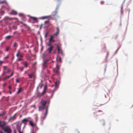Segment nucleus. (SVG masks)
Returning a JSON list of instances; mask_svg holds the SVG:
<instances>
[{
    "label": "nucleus",
    "instance_id": "36",
    "mask_svg": "<svg viewBox=\"0 0 133 133\" xmlns=\"http://www.w3.org/2000/svg\"><path fill=\"white\" fill-rule=\"evenodd\" d=\"M14 74V72H12L11 74L10 75V76H9L10 77H12L13 76V75Z\"/></svg>",
    "mask_w": 133,
    "mask_h": 133
},
{
    "label": "nucleus",
    "instance_id": "29",
    "mask_svg": "<svg viewBox=\"0 0 133 133\" xmlns=\"http://www.w3.org/2000/svg\"><path fill=\"white\" fill-rule=\"evenodd\" d=\"M59 65H57L56 67V70H59Z\"/></svg>",
    "mask_w": 133,
    "mask_h": 133
},
{
    "label": "nucleus",
    "instance_id": "28",
    "mask_svg": "<svg viewBox=\"0 0 133 133\" xmlns=\"http://www.w3.org/2000/svg\"><path fill=\"white\" fill-rule=\"evenodd\" d=\"M51 42H49L48 43V45L49 47L51 46H53L52 45V44L51 43Z\"/></svg>",
    "mask_w": 133,
    "mask_h": 133
},
{
    "label": "nucleus",
    "instance_id": "59",
    "mask_svg": "<svg viewBox=\"0 0 133 133\" xmlns=\"http://www.w3.org/2000/svg\"><path fill=\"white\" fill-rule=\"evenodd\" d=\"M117 37V36H116L115 37V38H116Z\"/></svg>",
    "mask_w": 133,
    "mask_h": 133
},
{
    "label": "nucleus",
    "instance_id": "49",
    "mask_svg": "<svg viewBox=\"0 0 133 133\" xmlns=\"http://www.w3.org/2000/svg\"><path fill=\"white\" fill-rule=\"evenodd\" d=\"M104 3V2L103 1H102L101 2V4H103Z\"/></svg>",
    "mask_w": 133,
    "mask_h": 133
},
{
    "label": "nucleus",
    "instance_id": "6",
    "mask_svg": "<svg viewBox=\"0 0 133 133\" xmlns=\"http://www.w3.org/2000/svg\"><path fill=\"white\" fill-rule=\"evenodd\" d=\"M6 124V122L3 121H0V127H1L2 128H4V126Z\"/></svg>",
    "mask_w": 133,
    "mask_h": 133
},
{
    "label": "nucleus",
    "instance_id": "13",
    "mask_svg": "<svg viewBox=\"0 0 133 133\" xmlns=\"http://www.w3.org/2000/svg\"><path fill=\"white\" fill-rule=\"evenodd\" d=\"M59 81H57L56 82H55V87L56 88H58V85L59 84Z\"/></svg>",
    "mask_w": 133,
    "mask_h": 133
},
{
    "label": "nucleus",
    "instance_id": "56",
    "mask_svg": "<svg viewBox=\"0 0 133 133\" xmlns=\"http://www.w3.org/2000/svg\"><path fill=\"white\" fill-rule=\"evenodd\" d=\"M19 133H23L22 132H21V131L19 132Z\"/></svg>",
    "mask_w": 133,
    "mask_h": 133
},
{
    "label": "nucleus",
    "instance_id": "3",
    "mask_svg": "<svg viewBox=\"0 0 133 133\" xmlns=\"http://www.w3.org/2000/svg\"><path fill=\"white\" fill-rule=\"evenodd\" d=\"M2 129L5 132L7 133H11V130L9 126H6L4 128H2Z\"/></svg>",
    "mask_w": 133,
    "mask_h": 133
},
{
    "label": "nucleus",
    "instance_id": "51",
    "mask_svg": "<svg viewBox=\"0 0 133 133\" xmlns=\"http://www.w3.org/2000/svg\"><path fill=\"white\" fill-rule=\"evenodd\" d=\"M19 16H22V15H23L22 14H19Z\"/></svg>",
    "mask_w": 133,
    "mask_h": 133
},
{
    "label": "nucleus",
    "instance_id": "63",
    "mask_svg": "<svg viewBox=\"0 0 133 133\" xmlns=\"http://www.w3.org/2000/svg\"><path fill=\"white\" fill-rule=\"evenodd\" d=\"M106 69L105 68V71Z\"/></svg>",
    "mask_w": 133,
    "mask_h": 133
},
{
    "label": "nucleus",
    "instance_id": "62",
    "mask_svg": "<svg viewBox=\"0 0 133 133\" xmlns=\"http://www.w3.org/2000/svg\"><path fill=\"white\" fill-rule=\"evenodd\" d=\"M105 124V123H103V125H104Z\"/></svg>",
    "mask_w": 133,
    "mask_h": 133
},
{
    "label": "nucleus",
    "instance_id": "58",
    "mask_svg": "<svg viewBox=\"0 0 133 133\" xmlns=\"http://www.w3.org/2000/svg\"><path fill=\"white\" fill-rule=\"evenodd\" d=\"M9 93L10 94H11V91H10L9 92Z\"/></svg>",
    "mask_w": 133,
    "mask_h": 133
},
{
    "label": "nucleus",
    "instance_id": "38",
    "mask_svg": "<svg viewBox=\"0 0 133 133\" xmlns=\"http://www.w3.org/2000/svg\"><path fill=\"white\" fill-rule=\"evenodd\" d=\"M3 62L2 61H0V65H1L3 63Z\"/></svg>",
    "mask_w": 133,
    "mask_h": 133
},
{
    "label": "nucleus",
    "instance_id": "15",
    "mask_svg": "<svg viewBox=\"0 0 133 133\" xmlns=\"http://www.w3.org/2000/svg\"><path fill=\"white\" fill-rule=\"evenodd\" d=\"M10 13L11 14L14 15H17V13L16 11H14V10H12L11 12Z\"/></svg>",
    "mask_w": 133,
    "mask_h": 133
},
{
    "label": "nucleus",
    "instance_id": "61",
    "mask_svg": "<svg viewBox=\"0 0 133 133\" xmlns=\"http://www.w3.org/2000/svg\"><path fill=\"white\" fill-rule=\"evenodd\" d=\"M34 80L36 78H35V77H34Z\"/></svg>",
    "mask_w": 133,
    "mask_h": 133
},
{
    "label": "nucleus",
    "instance_id": "19",
    "mask_svg": "<svg viewBox=\"0 0 133 133\" xmlns=\"http://www.w3.org/2000/svg\"><path fill=\"white\" fill-rule=\"evenodd\" d=\"M30 18L32 19L34 21H37V18L36 17H34L32 16H31L30 17Z\"/></svg>",
    "mask_w": 133,
    "mask_h": 133
},
{
    "label": "nucleus",
    "instance_id": "2",
    "mask_svg": "<svg viewBox=\"0 0 133 133\" xmlns=\"http://www.w3.org/2000/svg\"><path fill=\"white\" fill-rule=\"evenodd\" d=\"M47 88V86L46 85H45L44 87L43 91L41 93H38V96L39 97H40L41 96L44 95L46 93Z\"/></svg>",
    "mask_w": 133,
    "mask_h": 133
},
{
    "label": "nucleus",
    "instance_id": "25",
    "mask_svg": "<svg viewBox=\"0 0 133 133\" xmlns=\"http://www.w3.org/2000/svg\"><path fill=\"white\" fill-rule=\"evenodd\" d=\"M10 77L9 76H6L5 77H4L3 79V80L4 81L6 79H8V78H9Z\"/></svg>",
    "mask_w": 133,
    "mask_h": 133
},
{
    "label": "nucleus",
    "instance_id": "23",
    "mask_svg": "<svg viewBox=\"0 0 133 133\" xmlns=\"http://www.w3.org/2000/svg\"><path fill=\"white\" fill-rule=\"evenodd\" d=\"M11 37H12V36H6L5 38L6 39H10Z\"/></svg>",
    "mask_w": 133,
    "mask_h": 133
},
{
    "label": "nucleus",
    "instance_id": "31",
    "mask_svg": "<svg viewBox=\"0 0 133 133\" xmlns=\"http://www.w3.org/2000/svg\"><path fill=\"white\" fill-rule=\"evenodd\" d=\"M43 86V84L42 83H39V87H40V88L41 89Z\"/></svg>",
    "mask_w": 133,
    "mask_h": 133
},
{
    "label": "nucleus",
    "instance_id": "42",
    "mask_svg": "<svg viewBox=\"0 0 133 133\" xmlns=\"http://www.w3.org/2000/svg\"><path fill=\"white\" fill-rule=\"evenodd\" d=\"M51 42H52L53 43H54L55 42V40L53 39L51 40Z\"/></svg>",
    "mask_w": 133,
    "mask_h": 133
},
{
    "label": "nucleus",
    "instance_id": "53",
    "mask_svg": "<svg viewBox=\"0 0 133 133\" xmlns=\"http://www.w3.org/2000/svg\"><path fill=\"white\" fill-rule=\"evenodd\" d=\"M59 61L61 62V58L60 57H59Z\"/></svg>",
    "mask_w": 133,
    "mask_h": 133
},
{
    "label": "nucleus",
    "instance_id": "33",
    "mask_svg": "<svg viewBox=\"0 0 133 133\" xmlns=\"http://www.w3.org/2000/svg\"><path fill=\"white\" fill-rule=\"evenodd\" d=\"M5 0H4V1H2L0 2V3H4L6 2Z\"/></svg>",
    "mask_w": 133,
    "mask_h": 133
},
{
    "label": "nucleus",
    "instance_id": "11",
    "mask_svg": "<svg viewBox=\"0 0 133 133\" xmlns=\"http://www.w3.org/2000/svg\"><path fill=\"white\" fill-rule=\"evenodd\" d=\"M55 35L54 34L53 35L50 36V38L49 39V42H51L52 39H53L55 38Z\"/></svg>",
    "mask_w": 133,
    "mask_h": 133
},
{
    "label": "nucleus",
    "instance_id": "10",
    "mask_svg": "<svg viewBox=\"0 0 133 133\" xmlns=\"http://www.w3.org/2000/svg\"><path fill=\"white\" fill-rule=\"evenodd\" d=\"M57 31L54 34L55 35V36H57L59 32V30L58 27H57L56 28Z\"/></svg>",
    "mask_w": 133,
    "mask_h": 133
},
{
    "label": "nucleus",
    "instance_id": "39",
    "mask_svg": "<svg viewBox=\"0 0 133 133\" xmlns=\"http://www.w3.org/2000/svg\"><path fill=\"white\" fill-rule=\"evenodd\" d=\"M54 13H55V14H54L53 15V16H55V15H56L57 14V11H56L54 12Z\"/></svg>",
    "mask_w": 133,
    "mask_h": 133
},
{
    "label": "nucleus",
    "instance_id": "26",
    "mask_svg": "<svg viewBox=\"0 0 133 133\" xmlns=\"http://www.w3.org/2000/svg\"><path fill=\"white\" fill-rule=\"evenodd\" d=\"M48 112V109L47 108H46V111L45 113V114H44V115L45 116V117H46V116Z\"/></svg>",
    "mask_w": 133,
    "mask_h": 133
},
{
    "label": "nucleus",
    "instance_id": "27",
    "mask_svg": "<svg viewBox=\"0 0 133 133\" xmlns=\"http://www.w3.org/2000/svg\"><path fill=\"white\" fill-rule=\"evenodd\" d=\"M123 5H122L121 8V14H123Z\"/></svg>",
    "mask_w": 133,
    "mask_h": 133
},
{
    "label": "nucleus",
    "instance_id": "41",
    "mask_svg": "<svg viewBox=\"0 0 133 133\" xmlns=\"http://www.w3.org/2000/svg\"><path fill=\"white\" fill-rule=\"evenodd\" d=\"M49 22V21L48 20V21H45L44 22V24H46V23H48Z\"/></svg>",
    "mask_w": 133,
    "mask_h": 133
},
{
    "label": "nucleus",
    "instance_id": "55",
    "mask_svg": "<svg viewBox=\"0 0 133 133\" xmlns=\"http://www.w3.org/2000/svg\"><path fill=\"white\" fill-rule=\"evenodd\" d=\"M47 35V33H46V34H45V37H46V36Z\"/></svg>",
    "mask_w": 133,
    "mask_h": 133
},
{
    "label": "nucleus",
    "instance_id": "60",
    "mask_svg": "<svg viewBox=\"0 0 133 133\" xmlns=\"http://www.w3.org/2000/svg\"><path fill=\"white\" fill-rule=\"evenodd\" d=\"M98 111L99 112V111H102L101 110H99Z\"/></svg>",
    "mask_w": 133,
    "mask_h": 133
},
{
    "label": "nucleus",
    "instance_id": "17",
    "mask_svg": "<svg viewBox=\"0 0 133 133\" xmlns=\"http://www.w3.org/2000/svg\"><path fill=\"white\" fill-rule=\"evenodd\" d=\"M16 128L17 129V130L18 131V132H19L21 131L20 129H21V128L20 126H19V125L18 124H17L16 125Z\"/></svg>",
    "mask_w": 133,
    "mask_h": 133
},
{
    "label": "nucleus",
    "instance_id": "16",
    "mask_svg": "<svg viewBox=\"0 0 133 133\" xmlns=\"http://www.w3.org/2000/svg\"><path fill=\"white\" fill-rule=\"evenodd\" d=\"M54 71L57 75H59L60 72L59 70H56L55 69L54 70Z\"/></svg>",
    "mask_w": 133,
    "mask_h": 133
},
{
    "label": "nucleus",
    "instance_id": "34",
    "mask_svg": "<svg viewBox=\"0 0 133 133\" xmlns=\"http://www.w3.org/2000/svg\"><path fill=\"white\" fill-rule=\"evenodd\" d=\"M10 49V47L9 46H8L6 48V50H5L6 51H8V50H9Z\"/></svg>",
    "mask_w": 133,
    "mask_h": 133
},
{
    "label": "nucleus",
    "instance_id": "9",
    "mask_svg": "<svg viewBox=\"0 0 133 133\" xmlns=\"http://www.w3.org/2000/svg\"><path fill=\"white\" fill-rule=\"evenodd\" d=\"M54 46H51L48 48L47 50V51L49 52V54H50L51 52V51L53 48H54Z\"/></svg>",
    "mask_w": 133,
    "mask_h": 133
},
{
    "label": "nucleus",
    "instance_id": "14",
    "mask_svg": "<svg viewBox=\"0 0 133 133\" xmlns=\"http://www.w3.org/2000/svg\"><path fill=\"white\" fill-rule=\"evenodd\" d=\"M29 122L30 125L32 127L35 126V124L33 123L32 121H29Z\"/></svg>",
    "mask_w": 133,
    "mask_h": 133
},
{
    "label": "nucleus",
    "instance_id": "24",
    "mask_svg": "<svg viewBox=\"0 0 133 133\" xmlns=\"http://www.w3.org/2000/svg\"><path fill=\"white\" fill-rule=\"evenodd\" d=\"M24 65L26 67H28V64L27 63V62L25 61L24 62Z\"/></svg>",
    "mask_w": 133,
    "mask_h": 133
},
{
    "label": "nucleus",
    "instance_id": "1",
    "mask_svg": "<svg viewBox=\"0 0 133 133\" xmlns=\"http://www.w3.org/2000/svg\"><path fill=\"white\" fill-rule=\"evenodd\" d=\"M46 102V101H44L43 100H42L41 101V105L39 107V110H41L44 109Z\"/></svg>",
    "mask_w": 133,
    "mask_h": 133
},
{
    "label": "nucleus",
    "instance_id": "40",
    "mask_svg": "<svg viewBox=\"0 0 133 133\" xmlns=\"http://www.w3.org/2000/svg\"><path fill=\"white\" fill-rule=\"evenodd\" d=\"M49 59H46L44 61H45V62L47 63L48 62H49Z\"/></svg>",
    "mask_w": 133,
    "mask_h": 133
},
{
    "label": "nucleus",
    "instance_id": "52",
    "mask_svg": "<svg viewBox=\"0 0 133 133\" xmlns=\"http://www.w3.org/2000/svg\"><path fill=\"white\" fill-rule=\"evenodd\" d=\"M14 133H16V130L15 129L14 130Z\"/></svg>",
    "mask_w": 133,
    "mask_h": 133
},
{
    "label": "nucleus",
    "instance_id": "7",
    "mask_svg": "<svg viewBox=\"0 0 133 133\" xmlns=\"http://www.w3.org/2000/svg\"><path fill=\"white\" fill-rule=\"evenodd\" d=\"M28 75L29 78H31L32 77H35V78H36L35 74L34 72L31 73L30 74H29Z\"/></svg>",
    "mask_w": 133,
    "mask_h": 133
},
{
    "label": "nucleus",
    "instance_id": "30",
    "mask_svg": "<svg viewBox=\"0 0 133 133\" xmlns=\"http://www.w3.org/2000/svg\"><path fill=\"white\" fill-rule=\"evenodd\" d=\"M4 71H5V70L8 68V66H4L3 67Z\"/></svg>",
    "mask_w": 133,
    "mask_h": 133
},
{
    "label": "nucleus",
    "instance_id": "22",
    "mask_svg": "<svg viewBox=\"0 0 133 133\" xmlns=\"http://www.w3.org/2000/svg\"><path fill=\"white\" fill-rule=\"evenodd\" d=\"M22 90V88H19L18 89V91L17 92V94H18L19 93H20Z\"/></svg>",
    "mask_w": 133,
    "mask_h": 133
},
{
    "label": "nucleus",
    "instance_id": "12",
    "mask_svg": "<svg viewBox=\"0 0 133 133\" xmlns=\"http://www.w3.org/2000/svg\"><path fill=\"white\" fill-rule=\"evenodd\" d=\"M28 121V119H24L22 120V122L25 125L26 124L27 122Z\"/></svg>",
    "mask_w": 133,
    "mask_h": 133
},
{
    "label": "nucleus",
    "instance_id": "4",
    "mask_svg": "<svg viewBox=\"0 0 133 133\" xmlns=\"http://www.w3.org/2000/svg\"><path fill=\"white\" fill-rule=\"evenodd\" d=\"M24 55V54L22 53L20 50H18L16 54V56L17 57H23Z\"/></svg>",
    "mask_w": 133,
    "mask_h": 133
},
{
    "label": "nucleus",
    "instance_id": "54",
    "mask_svg": "<svg viewBox=\"0 0 133 133\" xmlns=\"http://www.w3.org/2000/svg\"><path fill=\"white\" fill-rule=\"evenodd\" d=\"M0 133H3L2 131H0Z\"/></svg>",
    "mask_w": 133,
    "mask_h": 133
},
{
    "label": "nucleus",
    "instance_id": "32",
    "mask_svg": "<svg viewBox=\"0 0 133 133\" xmlns=\"http://www.w3.org/2000/svg\"><path fill=\"white\" fill-rule=\"evenodd\" d=\"M5 113L3 112L2 113L0 114V116H3L5 115Z\"/></svg>",
    "mask_w": 133,
    "mask_h": 133
},
{
    "label": "nucleus",
    "instance_id": "46",
    "mask_svg": "<svg viewBox=\"0 0 133 133\" xmlns=\"http://www.w3.org/2000/svg\"><path fill=\"white\" fill-rule=\"evenodd\" d=\"M19 82V80L18 79H16V82Z\"/></svg>",
    "mask_w": 133,
    "mask_h": 133
},
{
    "label": "nucleus",
    "instance_id": "48",
    "mask_svg": "<svg viewBox=\"0 0 133 133\" xmlns=\"http://www.w3.org/2000/svg\"><path fill=\"white\" fill-rule=\"evenodd\" d=\"M20 69L21 70V71H23V67L21 68Z\"/></svg>",
    "mask_w": 133,
    "mask_h": 133
},
{
    "label": "nucleus",
    "instance_id": "57",
    "mask_svg": "<svg viewBox=\"0 0 133 133\" xmlns=\"http://www.w3.org/2000/svg\"><path fill=\"white\" fill-rule=\"evenodd\" d=\"M1 77L0 76V81H1Z\"/></svg>",
    "mask_w": 133,
    "mask_h": 133
},
{
    "label": "nucleus",
    "instance_id": "8",
    "mask_svg": "<svg viewBox=\"0 0 133 133\" xmlns=\"http://www.w3.org/2000/svg\"><path fill=\"white\" fill-rule=\"evenodd\" d=\"M16 114H15L13 116L10 117L9 118V121L11 120H14L15 119L16 117Z\"/></svg>",
    "mask_w": 133,
    "mask_h": 133
},
{
    "label": "nucleus",
    "instance_id": "21",
    "mask_svg": "<svg viewBox=\"0 0 133 133\" xmlns=\"http://www.w3.org/2000/svg\"><path fill=\"white\" fill-rule=\"evenodd\" d=\"M51 17L50 16H43L41 17V18L43 19H44L46 18H50Z\"/></svg>",
    "mask_w": 133,
    "mask_h": 133
},
{
    "label": "nucleus",
    "instance_id": "44",
    "mask_svg": "<svg viewBox=\"0 0 133 133\" xmlns=\"http://www.w3.org/2000/svg\"><path fill=\"white\" fill-rule=\"evenodd\" d=\"M8 71H7V72L8 73H9L10 72V69H8Z\"/></svg>",
    "mask_w": 133,
    "mask_h": 133
},
{
    "label": "nucleus",
    "instance_id": "50",
    "mask_svg": "<svg viewBox=\"0 0 133 133\" xmlns=\"http://www.w3.org/2000/svg\"><path fill=\"white\" fill-rule=\"evenodd\" d=\"M45 56H46L44 54H43V58H45Z\"/></svg>",
    "mask_w": 133,
    "mask_h": 133
},
{
    "label": "nucleus",
    "instance_id": "20",
    "mask_svg": "<svg viewBox=\"0 0 133 133\" xmlns=\"http://www.w3.org/2000/svg\"><path fill=\"white\" fill-rule=\"evenodd\" d=\"M14 47H15V50H16L18 46V44L17 43L15 42L14 43V44L13 46Z\"/></svg>",
    "mask_w": 133,
    "mask_h": 133
},
{
    "label": "nucleus",
    "instance_id": "37",
    "mask_svg": "<svg viewBox=\"0 0 133 133\" xmlns=\"http://www.w3.org/2000/svg\"><path fill=\"white\" fill-rule=\"evenodd\" d=\"M6 73V72H5V71H4L2 73V74L3 75H5Z\"/></svg>",
    "mask_w": 133,
    "mask_h": 133
},
{
    "label": "nucleus",
    "instance_id": "47",
    "mask_svg": "<svg viewBox=\"0 0 133 133\" xmlns=\"http://www.w3.org/2000/svg\"><path fill=\"white\" fill-rule=\"evenodd\" d=\"M22 60V59L21 58H19L18 59V61H20Z\"/></svg>",
    "mask_w": 133,
    "mask_h": 133
},
{
    "label": "nucleus",
    "instance_id": "45",
    "mask_svg": "<svg viewBox=\"0 0 133 133\" xmlns=\"http://www.w3.org/2000/svg\"><path fill=\"white\" fill-rule=\"evenodd\" d=\"M9 89H10V90H11V85H10L9 87Z\"/></svg>",
    "mask_w": 133,
    "mask_h": 133
},
{
    "label": "nucleus",
    "instance_id": "5",
    "mask_svg": "<svg viewBox=\"0 0 133 133\" xmlns=\"http://www.w3.org/2000/svg\"><path fill=\"white\" fill-rule=\"evenodd\" d=\"M58 52V53H61L62 55H63L62 51L61 49V47L60 45H57Z\"/></svg>",
    "mask_w": 133,
    "mask_h": 133
},
{
    "label": "nucleus",
    "instance_id": "35",
    "mask_svg": "<svg viewBox=\"0 0 133 133\" xmlns=\"http://www.w3.org/2000/svg\"><path fill=\"white\" fill-rule=\"evenodd\" d=\"M9 58V56L8 55L6 56L4 58V59H6V58Z\"/></svg>",
    "mask_w": 133,
    "mask_h": 133
},
{
    "label": "nucleus",
    "instance_id": "18",
    "mask_svg": "<svg viewBox=\"0 0 133 133\" xmlns=\"http://www.w3.org/2000/svg\"><path fill=\"white\" fill-rule=\"evenodd\" d=\"M47 62H45V61H44L43 63V67L44 68L46 67V65L47 64Z\"/></svg>",
    "mask_w": 133,
    "mask_h": 133
},
{
    "label": "nucleus",
    "instance_id": "43",
    "mask_svg": "<svg viewBox=\"0 0 133 133\" xmlns=\"http://www.w3.org/2000/svg\"><path fill=\"white\" fill-rule=\"evenodd\" d=\"M6 85V83H4L3 84V87H4Z\"/></svg>",
    "mask_w": 133,
    "mask_h": 133
}]
</instances>
